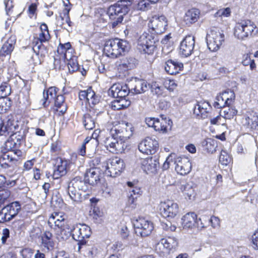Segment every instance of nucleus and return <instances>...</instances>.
<instances>
[{"instance_id":"37","label":"nucleus","mask_w":258,"mask_h":258,"mask_svg":"<svg viewBox=\"0 0 258 258\" xmlns=\"http://www.w3.org/2000/svg\"><path fill=\"white\" fill-rule=\"evenodd\" d=\"M195 187L192 182L186 183L181 185L180 189L185 196H187L189 200H191L195 196Z\"/></svg>"},{"instance_id":"48","label":"nucleus","mask_w":258,"mask_h":258,"mask_svg":"<svg viewBox=\"0 0 258 258\" xmlns=\"http://www.w3.org/2000/svg\"><path fill=\"white\" fill-rule=\"evenodd\" d=\"M223 108L224 109L221 111L220 114L224 118L230 119L235 115L236 111L234 109L230 108L229 106Z\"/></svg>"},{"instance_id":"11","label":"nucleus","mask_w":258,"mask_h":258,"mask_svg":"<svg viewBox=\"0 0 258 258\" xmlns=\"http://www.w3.org/2000/svg\"><path fill=\"white\" fill-rule=\"evenodd\" d=\"M178 212L179 207L177 203L169 200L161 203L160 213L164 218H173Z\"/></svg>"},{"instance_id":"54","label":"nucleus","mask_w":258,"mask_h":258,"mask_svg":"<svg viewBox=\"0 0 258 258\" xmlns=\"http://www.w3.org/2000/svg\"><path fill=\"white\" fill-rule=\"evenodd\" d=\"M231 158L227 153L222 151L219 156V162L224 165H227L231 162Z\"/></svg>"},{"instance_id":"12","label":"nucleus","mask_w":258,"mask_h":258,"mask_svg":"<svg viewBox=\"0 0 258 258\" xmlns=\"http://www.w3.org/2000/svg\"><path fill=\"white\" fill-rule=\"evenodd\" d=\"M167 25V20L164 16L155 15L150 21L149 27L156 34H161L165 32Z\"/></svg>"},{"instance_id":"14","label":"nucleus","mask_w":258,"mask_h":258,"mask_svg":"<svg viewBox=\"0 0 258 258\" xmlns=\"http://www.w3.org/2000/svg\"><path fill=\"white\" fill-rule=\"evenodd\" d=\"M91 234V228L86 224H79L73 227L72 237L78 243L87 242L85 239Z\"/></svg>"},{"instance_id":"6","label":"nucleus","mask_w":258,"mask_h":258,"mask_svg":"<svg viewBox=\"0 0 258 258\" xmlns=\"http://www.w3.org/2000/svg\"><path fill=\"white\" fill-rule=\"evenodd\" d=\"M225 35L222 31L217 28H213L207 34L206 40L209 49L216 51L224 41Z\"/></svg>"},{"instance_id":"35","label":"nucleus","mask_w":258,"mask_h":258,"mask_svg":"<svg viewBox=\"0 0 258 258\" xmlns=\"http://www.w3.org/2000/svg\"><path fill=\"white\" fill-rule=\"evenodd\" d=\"M15 43V39L10 38L3 45L0 50V56L10 55L13 51Z\"/></svg>"},{"instance_id":"55","label":"nucleus","mask_w":258,"mask_h":258,"mask_svg":"<svg viewBox=\"0 0 258 258\" xmlns=\"http://www.w3.org/2000/svg\"><path fill=\"white\" fill-rule=\"evenodd\" d=\"M68 67L70 73H74L79 69V64L75 58H72L69 60Z\"/></svg>"},{"instance_id":"53","label":"nucleus","mask_w":258,"mask_h":258,"mask_svg":"<svg viewBox=\"0 0 258 258\" xmlns=\"http://www.w3.org/2000/svg\"><path fill=\"white\" fill-rule=\"evenodd\" d=\"M231 11L229 8L219 9L214 15L215 17H228L231 15Z\"/></svg>"},{"instance_id":"63","label":"nucleus","mask_w":258,"mask_h":258,"mask_svg":"<svg viewBox=\"0 0 258 258\" xmlns=\"http://www.w3.org/2000/svg\"><path fill=\"white\" fill-rule=\"evenodd\" d=\"M120 234L123 238H126L127 237L129 234V230L127 227V225L125 224H123L120 226Z\"/></svg>"},{"instance_id":"46","label":"nucleus","mask_w":258,"mask_h":258,"mask_svg":"<svg viewBox=\"0 0 258 258\" xmlns=\"http://www.w3.org/2000/svg\"><path fill=\"white\" fill-rule=\"evenodd\" d=\"M16 164L6 163V162H0L1 168L4 170L6 175L12 178L13 177V172L14 170V166Z\"/></svg>"},{"instance_id":"5","label":"nucleus","mask_w":258,"mask_h":258,"mask_svg":"<svg viewBox=\"0 0 258 258\" xmlns=\"http://www.w3.org/2000/svg\"><path fill=\"white\" fill-rule=\"evenodd\" d=\"M88 189V184L86 180L77 176L73 178L69 183L68 192L70 198L74 202H80L81 200L80 191H85Z\"/></svg>"},{"instance_id":"29","label":"nucleus","mask_w":258,"mask_h":258,"mask_svg":"<svg viewBox=\"0 0 258 258\" xmlns=\"http://www.w3.org/2000/svg\"><path fill=\"white\" fill-rule=\"evenodd\" d=\"M85 179L91 185L98 183L100 180V171L96 168H91L85 174Z\"/></svg>"},{"instance_id":"23","label":"nucleus","mask_w":258,"mask_h":258,"mask_svg":"<svg viewBox=\"0 0 258 258\" xmlns=\"http://www.w3.org/2000/svg\"><path fill=\"white\" fill-rule=\"evenodd\" d=\"M137 61L135 58L128 56L117 61L115 65L118 71L124 72L134 68L137 64Z\"/></svg>"},{"instance_id":"60","label":"nucleus","mask_w":258,"mask_h":258,"mask_svg":"<svg viewBox=\"0 0 258 258\" xmlns=\"http://www.w3.org/2000/svg\"><path fill=\"white\" fill-rule=\"evenodd\" d=\"M12 220L7 211H4V208L0 212V223H4Z\"/></svg>"},{"instance_id":"9","label":"nucleus","mask_w":258,"mask_h":258,"mask_svg":"<svg viewBox=\"0 0 258 258\" xmlns=\"http://www.w3.org/2000/svg\"><path fill=\"white\" fill-rule=\"evenodd\" d=\"M154 37L148 33H143L138 39V49L148 54H152L156 47Z\"/></svg>"},{"instance_id":"3","label":"nucleus","mask_w":258,"mask_h":258,"mask_svg":"<svg viewBox=\"0 0 258 258\" xmlns=\"http://www.w3.org/2000/svg\"><path fill=\"white\" fill-rule=\"evenodd\" d=\"M173 165H174L177 173L182 175L188 174L191 169V164L187 158L176 157L175 154H170L164 163L163 168L166 170Z\"/></svg>"},{"instance_id":"22","label":"nucleus","mask_w":258,"mask_h":258,"mask_svg":"<svg viewBox=\"0 0 258 258\" xmlns=\"http://www.w3.org/2000/svg\"><path fill=\"white\" fill-rule=\"evenodd\" d=\"M77 244V251L82 253L85 256L93 258L96 255L97 248L94 245L88 244V241L81 242V243H78Z\"/></svg>"},{"instance_id":"19","label":"nucleus","mask_w":258,"mask_h":258,"mask_svg":"<svg viewBox=\"0 0 258 258\" xmlns=\"http://www.w3.org/2000/svg\"><path fill=\"white\" fill-rule=\"evenodd\" d=\"M130 93H131V89L126 84L119 83L113 84L108 91V95L113 98L125 97Z\"/></svg>"},{"instance_id":"33","label":"nucleus","mask_w":258,"mask_h":258,"mask_svg":"<svg viewBox=\"0 0 258 258\" xmlns=\"http://www.w3.org/2000/svg\"><path fill=\"white\" fill-rule=\"evenodd\" d=\"M41 244L43 247L46 248L48 250H52L54 245V243L52 239V234L49 231H45L41 235Z\"/></svg>"},{"instance_id":"4","label":"nucleus","mask_w":258,"mask_h":258,"mask_svg":"<svg viewBox=\"0 0 258 258\" xmlns=\"http://www.w3.org/2000/svg\"><path fill=\"white\" fill-rule=\"evenodd\" d=\"M129 10L127 4H124L121 2H117L109 7L107 14L110 20L112 21L111 22L112 28L115 27L122 22L123 16L128 13Z\"/></svg>"},{"instance_id":"2","label":"nucleus","mask_w":258,"mask_h":258,"mask_svg":"<svg viewBox=\"0 0 258 258\" xmlns=\"http://www.w3.org/2000/svg\"><path fill=\"white\" fill-rule=\"evenodd\" d=\"M128 48V45L126 41L115 38L109 39L106 41L103 51L107 56L115 58L127 52Z\"/></svg>"},{"instance_id":"52","label":"nucleus","mask_w":258,"mask_h":258,"mask_svg":"<svg viewBox=\"0 0 258 258\" xmlns=\"http://www.w3.org/2000/svg\"><path fill=\"white\" fill-rule=\"evenodd\" d=\"M171 38L170 34H168L166 35L161 40L163 49L166 48L169 51L172 50V43L170 41Z\"/></svg>"},{"instance_id":"16","label":"nucleus","mask_w":258,"mask_h":258,"mask_svg":"<svg viewBox=\"0 0 258 258\" xmlns=\"http://www.w3.org/2000/svg\"><path fill=\"white\" fill-rule=\"evenodd\" d=\"M195 45V37L187 35L180 44L179 53L184 57H188L194 52Z\"/></svg>"},{"instance_id":"17","label":"nucleus","mask_w":258,"mask_h":258,"mask_svg":"<svg viewBox=\"0 0 258 258\" xmlns=\"http://www.w3.org/2000/svg\"><path fill=\"white\" fill-rule=\"evenodd\" d=\"M25 139L24 130H20L11 134L9 139L6 142V146L8 149L19 147Z\"/></svg>"},{"instance_id":"28","label":"nucleus","mask_w":258,"mask_h":258,"mask_svg":"<svg viewBox=\"0 0 258 258\" xmlns=\"http://www.w3.org/2000/svg\"><path fill=\"white\" fill-rule=\"evenodd\" d=\"M16 129V126L14 124L13 120H8L4 121L0 119V136L6 137L11 135Z\"/></svg>"},{"instance_id":"34","label":"nucleus","mask_w":258,"mask_h":258,"mask_svg":"<svg viewBox=\"0 0 258 258\" xmlns=\"http://www.w3.org/2000/svg\"><path fill=\"white\" fill-rule=\"evenodd\" d=\"M73 229L69 225L55 231L57 237L59 240H66L68 239L73 234Z\"/></svg>"},{"instance_id":"15","label":"nucleus","mask_w":258,"mask_h":258,"mask_svg":"<svg viewBox=\"0 0 258 258\" xmlns=\"http://www.w3.org/2000/svg\"><path fill=\"white\" fill-rule=\"evenodd\" d=\"M139 151L147 155L155 154L158 149V143L155 139L147 137L139 145Z\"/></svg>"},{"instance_id":"26","label":"nucleus","mask_w":258,"mask_h":258,"mask_svg":"<svg viewBox=\"0 0 258 258\" xmlns=\"http://www.w3.org/2000/svg\"><path fill=\"white\" fill-rule=\"evenodd\" d=\"M181 221L184 229L194 228L197 223V215L194 212H189L182 217Z\"/></svg>"},{"instance_id":"51","label":"nucleus","mask_w":258,"mask_h":258,"mask_svg":"<svg viewBox=\"0 0 258 258\" xmlns=\"http://www.w3.org/2000/svg\"><path fill=\"white\" fill-rule=\"evenodd\" d=\"M42 43L43 42L39 41L38 39H35L33 42L34 44L33 50L37 55L40 53L42 54V50L44 48V46L42 44Z\"/></svg>"},{"instance_id":"47","label":"nucleus","mask_w":258,"mask_h":258,"mask_svg":"<svg viewBox=\"0 0 258 258\" xmlns=\"http://www.w3.org/2000/svg\"><path fill=\"white\" fill-rule=\"evenodd\" d=\"M245 121L248 127L251 130H256L258 128V115L253 116L251 118L247 117L245 118Z\"/></svg>"},{"instance_id":"7","label":"nucleus","mask_w":258,"mask_h":258,"mask_svg":"<svg viewBox=\"0 0 258 258\" xmlns=\"http://www.w3.org/2000/svg\"><path fill=\"white\" fill-rule=\"evenodd\" d=\"M105 144L107 149L114 154L123 153L127 146L126 140L112 135L106 138Z\"/></svg>"},{"instance_id":"40","label":"nucleus","mask_w":258,"mask_h":258,"mask_svg":"<svg viewBox=\"0 0 258 258\" xmlns=\"http://www.w3.org/2000/svg\"><path fill=\"white\" fill-rule=\"evenodd\" d=\"M40 33L39 34V37L36 39H38L41 42H45L47 41L50 38L49 34L48 27L45 23L42 24L40 27Z\"/></svg>"},{"instance_id":"27","label":"nucleus","mask_w":258,"mask_h":258,"mask_svg":"<svg viewBox=\"0 0 258 258\" xmlns=\"http://www.w3.org/2000/svg\"><path fill=\"white\" fill-rule=\"evenodd\" d=\"M142 168L147 174L155 173L159 167V163L152 158H146L142 161Z\"/></svg>"},{"instance_id":"62","label":"nucleus","mask_w":258,"mask_h":258,"mask_svg":"<svg viewBox=\"0 0 258 258\" xmlns=\"http://www.w3.org/2000/svg\"><path fill=\"white\" fill-rule=\"evenodd\" d=\"M69 10L67 9L66 11L63 12V16H60L61 19L62 21H64L65 22L70 26L71 27L73 25V22L71 21L70 16H69Z\"/></svg>"},{"instance_id":"20","label":"nucleus","mask_w":258,"mask_h":258,"mask_svg":"<svg viewBox=\"0 0 258 258\" xmlns=\"http://www.w3.org/2000/svg\"><path fill=\"white\" fill-rule=\"evenodd\" d=\"M68 166L69 161L62 160L61 158H57L54 165L53 177L54 179H58L66 175Z\"/></svg>"},{"instance_id":"30","label":"nucleus","mask_w":258,"mask_h":258,"mask_svg":"<svg viewBox=\"0 0 258 258\" xmlns=\"http://www.w3.org/2000/svg\"><path fill=\"white\" fill-rule=\"evenodd\" d=\"M210 104L208 102H200L195 106L194 113L202 118H205L208 116V108H210Z\"/></svg>"},{"instance_id":"10","label":"nucleus","mask_w":258,"mask_h":258,"mask_svg":"<svg viewBox=\"0 0 258 258\" xmlns=\"http://www.w3.org/2000/svg\"><path fill=\"white\" fill-rule=\"evenodd\" d=\"M135 232L137 234H140L142 237H146L149 235L154 227L153 223L144 218H139L134 223Z\"/></svg>"},{"instance_id":"31","label":"nucleus","mask_w":258,"mask_h":258,"mask_svg":"<svg viewBox=\"0 0 258 258\" xmlns=\"http://www.w3.org/2000/svg\"><path fill=\"white\" fill-rule=\"evenodd\" d=\"M200 12L198 9L189 10L184 16V21L187 25L190 26L198 21L200 18Z\"/></svg>"},{"instance_id":"36","label":"nucleus","mask_w":258,"mask_h":258,"mask_svg":"<svg viewBox=\"0 0 258 258\" xmlns=\"http://www.w3.org/2000/svg\"><path fill=\"white\" fill-rule=\"evenodd\" d=\"M20 210L21 205L18 202H13L4 207V211H7L12 219L18 214Z\"/></svg>"},{"instance_id":"8","label":"nucleus","mask_w":258,"mask_h":258,"mask_svg":"<svg viewBox=\"0 0 258 258\" xmlns=\"http://www.w3.org/2000/svg\"><path fill=\"white\" fill-rule=\"evenodd\" d=\"M125 167L123 160L115 157L107 161L105 173L108 176L115 177L120 174Z\"/></svg>"},{"instance_id":"43","label":"nucleus","mask_w":258,"mask_h":258,"mask_svg":"<svg viewBox=\"0 0 258 258\" xmlns=\"http://www.w3.org/2000/svg\"><path fill=\"white\" fill-rule=\"evenodd\" d=\"M48 224L50 227H52L53 224H54V229L55 231L59 230L60 228L64 227L66 225H68L67 223V220L66 218L59 219L58 220H48Z\"/></svg>"},{"instance_id":"64","label":"nucleus","mask_w":258,"mask_h":258,"mask_svg":"<svg viewBox=\"0 0 258 258\" xmlns=\"http://www.w3.org/2000/svg\"><path fill=\"white\" fill-rule=\"evenodd\" d=\"M121 107L122 109L127 108L131 104V101L125 97H118Z\"/></svg>"},{"instance_id":"25","label":"nucleus","mask_w":258,"mask_h":258,"mask_svg":"<svg viewBox=\"0 0 258 258\" xmlns=\"http://www.w3.org/2000/svg\"><path fill=\"white\" fill-rule=\"evenodd\" d=\"M164 68L168 74L175 75L183 69V64L177 60L169 59L165 62Z\"/></svg>"},{"instance_id":"57","label":"nucleus","mask_w":258,"mask_h":258,"mask_svg":"<svg viewBox=\"0 0 258 258\" xmlns=\"http://www.w3.org/2000/svg\"><path fill=\"white\" fill-rule=\"evenodd\" d=\"M215 141L211 138L204 140L202 142V145L208 151H211L214 147Z\"/></svg>"},{"instance_id":"59","label":"nucleus","mask_w":258,"mask_h":258,"mask_svg":"<svg viewBox=\"0 0 258 258\" xmlns=\"http://www.w3.org/2000/svg\"><path fill=\"white\" fill-rule=\"evenodd\" d=\"M11 151L9 152L10 154H12L13 156L16 157L17 159V163L24 156V153L20 150L18 149H11Z\"/></svg>"},{"instance_id":"32","label":"nucleus","mask_w":258,"mask_h":258,"mask_svg":"<svg viewBox=\"0 0 258 258\" xmlns=\"http://www.w3.org/2000/svg\"><path fill=\"white\" fill-rule=\"evenodd\" d=\"M58 89L55 87H51L48 88L46 93H43V102L42 104L44 107L48 106L51 101L56 97Z\"/></svg>"},{"instance_id":"41","label":"nucleus","mask_w":258,"mask_h":258,"mask_svg":"<svg viewBox=\"0 0 258 258\" xmlns=\"http://www.w3.org/2000/svg\"><path fill=\"white\" fill-rule=\"evenodd\" d=\"M147 89L146 83L142 81L136 82L135 87L131 89V93L133 94H140L145 92Z\"/></svg>"},{"instance_id":"21","label":"nucleus","mask_w":258,"mask_h":258,"mask_svg":"<svg viewBox=\"0 0 258 258\" xmlns=\"http://www.w3.org/2000/svg\"><path fill=\"white\" fill-rule=\"evenodd\" d=\"M177 245V242L174 238L168 237L167 238H163L161 240L156 246V251L158 252V250H161V252L163 254L167 253L169 250L174 248Z\"/></svg>"},{"instance_id":"56","label":"nucleus","mask_w":258,"mask_h":258,"mask_svg":"<svg viewBox=\"0 0 258 258\" xmlns=\"http://www.w3.org/2000/svg\"><path fill=\"white\" fill-rule=\"evenodd\" d=\"M149 2L148 0H142L140 1L137 6V9L142 11H147L150 7Z\"/></svg>"},{"instance_id":"39","label":"nucleus","mask_w":258,"mask_h":258,"mask_svg":"<svg viewBox=\"0 0 258 258\" xmlns=\"http://www.w3.org/2000/svg\"><path fill=\"white\" fill-rule=\"evenodd\" d=\"M91 113L92 111H90L89 112L85 114L83 116V124L86 130H92L95 126V118Z\"/></svg>"},{"instance_id":"13","label":"nucleus","mask_w":258,"mask_h":258,"mask_svg":"<svg viewBox=\"0 0 258 258\" xmlns=\"http://www.w3.org/2000/svg\"><path fill=\"white\" fill-rule=\"evenodd\" d=\"M132 127L127 122L122 121L110 130L111 135L127 140L132 135Z\"/></svg>"},{"instance_id":"38","label":"nucleus","mask_w":258,"mask_h":258,"mask_svg":"<svg viewBox=\"0 0 258 258\" xmlns=\"http://www.w3.org/2000/svg\"><path fill=\"white\" fill-rule=\"evenodd\" d=\"M56 110L61 114H63L67 110V105L64 103V98L63 95H58L53 100Z\"/></svg>"},{"instance_id":"49","label":"nucleus","mask_w":258,"mask_h":258,"mask_svg":"<svg viewBox=\"0 0 258 258\" xmlns=\"http://www.w3.org/2000/svg\"><path fill=\"white\" fill-rule=\"evenodd\" d=\"M241 63L244 66H249L251 70L255 69L256 68L254 60L251 59L248 54L243 55Z\"/></svg>"},{"instance_id":"50","label":"nucleus","mask_w":258,"mask_h":258,"mask_svg":"<svg viewBox=\"0 0 258 258\" xmlns=\"http://www.w3.org/2000/svg\"><path fill=\"white\" fill-rule=\"evenodd\" d=\"M0 93H1L2 97H6L10 95L11 94V87L8 82H3L0 85Z\"/></svg>"},{"instance_id":"58","label":"nucleus","mask_w":258,"mask_h":258,"mask_svg":"<svg viewBox=\"0 0 258 258\" xmlns=\"http://www.w3.org/2000/svg\"><path fill=\"white\" fill-rule=\"evenodd\" d=\"M102 213L100 210L97 208H94L93 210L92 213L91 214V216L92 217L94 222L95 223H99L101 220V217L102 216Z\"/></svg>"},{"instance_id":"18","label":"nucleus","mask_w":258,"mask_h":258,"mask_svg":"<svg viewBox=\"0 0 258 258\" xmlns=\"http://www.w3.org/2000/svg\"><path fill=\"white\" fill-rule=\"evenodd\" d=\"M234 97V93L233 91L230 90L225 91L216 97L213 106L217 108L225 107L227 105L229 106Z\"/></svg>"},{"instance_id":"24","label":"nucleus","mask_w":258,"mask_h":258,"mask_svg":"<svg viewBox=\"0 0 258 258\" xmlns=\"http://www.w3.org/2000/svg\"><path fill=\"white\" fill-rule=\"evenodd\" d=\"M163 116H161V119H156L154 128L156 131L164 133L171 130L172 121L169 118Z\"/></svg>"},{"instance_id":"61","label":"nucleus","mask_w":258,"mask_h":258,"mask_svg":"<svg viewBox=\"0 0 258 258\" xmlns=\"http://www.w3.org/2000/svg\"><path fill=\"white\" fill-rule=\"evenodd\" d=\"M151 91L154 94L158 96L162 94L163 87L159 86L156 83L153 84L151 85Z\"/></svg>"},{"instance_id":"1","label":"nucleus","mask_w":258,"mask_h":258,"mask_svg":"<svg viewBox=\"0 0 258 258\" xmlns=\"http://www.w3.org/2000/svg\"><path fill=\"white\" fill-rule=\"evenodd\" d=\"M258 29L255 23L249 19L240 20L235 24L234 35L240 40H245L255 36Z\"/></svg>"},{"instance_id":"44","label":"nucleus","mask_w":258,"mask_h":258,"mask_svg":"<svg viewBox=\"0 0 258 258\" xmlns=\"http://www.w3.org/2000/svg\"><path fill=\"white\" fill-rule=\"evenodd\" d=\"M48 224L50 227H52L53 224H54V229L55 231L59 230L60 228L64 227L66 225H68L67 223V220L66 218L59 219L58 220H48Z\"/></svg>"},{"instance_id":"42","label":"nucleus","mask_w":258,"mask_h":258,"mask_svg":"<svg viewBox=\"0 0 258 258\" xmlns=\"http://www.w3.org/2000/svg\"><path fill=\"white\" fill-rule=\"evenodd\" d=\"M11 100L6 97H0V113L6 112L11 106Z\"/></svg>"},{"instance_id":"45","label":"nucleus","mask_w":258,"mask_h":258,"mask_svg":"<svg viewBox=\"0 0 258 258\" xmlns=\"http://www.w3.org/2000/svg\"><path fill=\"white\" fill-rule=\"evenodd\" d=\"M0 162L17 164V159H16L15 156H13L12 154H10L9 152L3 153L0 156Z\"/></svg>"}]
</instances>
